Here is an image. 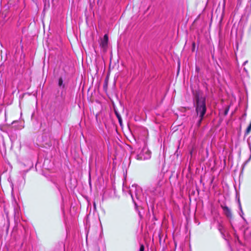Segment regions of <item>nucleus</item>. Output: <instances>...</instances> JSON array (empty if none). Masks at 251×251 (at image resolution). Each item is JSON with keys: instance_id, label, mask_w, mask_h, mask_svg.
Masks as SVG:
<instances>
[{"instance_id": "f257e3e1", "label": "nucleus", "mask_w": 251, "mask_h": 251, "mask_svg": "<svg viewBox=\"0 0 251 251\" xmlns=\"http://www.w3.org/2000/svg\"><path fill=\"white\" fill-rule=\"evenodd\" d=\"M194 102L197 115L199 117L197 124L200 126L206 111L205 97L200 92H196L194 96Z\"/></svg>"}, {"instance_id": "423d86ee", "label": "nucleus", "mask_w": 251, "mask_h": 251, "mask_svg": "<svg viewBox=\"0 0 251 251\" xmlns=\"http://www.w3.org/2000/svg\"><path fill=\"white\" fill-rule=\"evenodd\" d=\"M58 85L59 86H63V87H64V85H63V79L62 78H59V80H58Z\"/></svg>"}, {"instance_id": "9b49d317", "label": "nucleus", "mask_w": 251, "mask_h": 251, "mask_svg": "<svg viewBox=\"0 0 251 251\" xmlns=\"http://www.w3.org/2000/svg\"><path fill=\"white\" fill-rule=\"evenodd\" d=\"M240 208H241V205L240 204Z\"/></svg>"}, {"instance_id": "9d476101", "label": "nucleus", "mask_w": 251, "mask_h": 251, "mask_svg": "<svg viewBox=\"0 0 251 251\" xmlns=\"http://www.w3.org/2000/svg\"><path fill=\"white\" fill-rule=\"evenodd\" d=\"M119 120V122L120 124H122V118H119V119H118Z\"/></svg>"}, {"instance_id": "39448f33", "label": "nucleus", "mask_w": 251, "mask_h": 251, "mask_svg": "<svg viewBox=\"0 0 251 251\" xmlns=\"http://www.w3.org/2000/svg\"><path fill=\"white\" fill-rule=\"evenodd\" d=\"M221 207L226 217L228 218H231L232 217L231 210L227 206L224 205H221Z\"/></svg>"}, {"instance_id": "1a4fd4ad", "label": "nucleus", "mask_w": 251, "mask_h": 251, "mask_svg": "<svg viewBox=\"0 0 251 251\" xmlns=\"http://www.w3.org/2000/svg\"><path fill=\"white\" fill-rule=\"evenodd\" d=\"M115 113H116L117 117L118 118V119H119V118H122L121 116L120 115V114H119L117 112H116Z\"/></svg>"}, {"instance_id": "6e6552de", "label": "nucleus", "mask_w": 251, "mask_h": 251, "mask_svg": "<svg viewBox=\"0 0 251 251\" xmlns=\"http://www.w3.org/2000/svg\"><path fill=\"white\" fill-rule=\"evenodd\" d=\"M144 246L143 245H141L140 247L139 251H144Z\"/></svg>"}, {"instance_id": "7ed1b4c3", "label": "nucleus", "mask_w": 251, "mask_h": 251, "mask_svg": "<svg viewBox=\"0 0 251 251\" xmlns=\"http://www.w3.org/2000/svg\"><path fill=\"white\" fill-rule=\"evenodd\" d=\"M150 157L151 152L146 147H144L141 150H139L136 156V158L137 160H145L149 159Z\"/></svg>"}, {"instance_id": "f03ea898", "label": "nucleus", "mask_w": 251, "mask_h": 251, "mask_svg": "<svg viewBox=\"0 0 251 251\" xmlns=\"http://www.w3.org/2000/svg\"><path fill=\"white\" fill-rule=\"evenodd\" d=\"M129 193L131 195V197L133 201L136 205V203L134 201V200L133 198V195L134 194L137 198V200H141L142 199V197L143 196L142 194V190L141 188L137 185H132L131 186V188H130L129 190Z\"/></svg>"}, {"instance_id": "ddd939ff", "label": "nucleus", "mask_w": 251, "mask_h": 251, "mask_svg": "<svg viewBox=\"0 0 251 251\" xmlns=\"http://www.w3.org/2000/svg\"><path fill=\"white\" fill-rule=\"evenodd\" d=\"M250 126H251V124H250Z\"/></svg>"}, {"instance_id": "f8f14e48", "label": "nucleus", "mask_w": 251, "mask_h": 251, "mask_svg": "<svg viewBox=\"0 0 251 251\" xmlns=\"http://www.w3.org/2000/svg\"><path fill=\"white\" fill-rule=\"evenodd\" d=\"M250 126H251V124H250Z\"/></svg>"}, {"instance_id": "20e7f679", "label": "nucleus", "mask_w": 251, "mask_h": 251, "mask_svg": "<svg viewBox=\"0 0 251 251\" xmlns=\"http://www.w3.org/2000/svg\"><path fill=\"white\" fill-rule=\"evenodd\" d=\"M108 37L107 34H105L103 39L101 40L100 43V47L104 50L107 49L108 45Z\"/></svg>"}, {"instance_id": "0eeeda50", "label": "nucleus", "mask_w": 251, "mask_h": 251, "mask_svg": "<svg viewBox=\"0 0 251 251\" xmlns=\"http://www.w3.org/2000/svg\"><path fill=\"white\" fill-rule=\"evenodd\" d=\"M251 131V126L249 125L246 129V134H248Z\"/></svg>"}]
</instances>
